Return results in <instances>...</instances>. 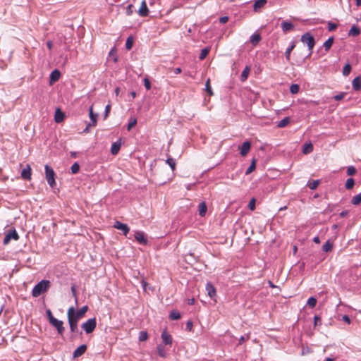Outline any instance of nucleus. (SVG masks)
<instances>
[{
  "label": "nucleus",
  "mask_w": 361,
  "mask_h": 361,
  "mask_svg": "<svg viewBox=\"0 0 361 361\" xmlns=\"http://www.w3.org/2000/svg\"><path fill=\"white\" fill-rule=\"evenodd\" d=\"M207 210L206 203L204 202H201L199 204V214L201 216H204Z\"/></svg>",
  "instance_id": "26"
},
{
  "label": "nucleus",
  "mask_w": 361,
  "mask_h": 361,
  "mask_svg": "<svg viewBox=\"0 0 361 361\" xmlns=\"http://www.w3.org/2000/svg\"><path fill=\"white\" fill-rule=\"evenodd\" d=\"M44 169H45V176H46V179L47 180V183L51 188H54L56 185L55 172L53 170V169L51 166H49L48 164L45 165Z\"/></svg>",
  "instance_id": "3"
},
{
  "label": "nucleus",
  "mask_w": 361,
  "mask_h": 361,
  "mask_svg": "<svg viewBox=\"0 0 361 361\" xmlns=\"http://www.w3.org/2000/svg\"><path fill=\"white\" fill-rule=\"evenodd\" d=\"M290 119L289 117H285L278 123L277 127L284 128L290 123Z\"/></svg>",
  "instance_id": "28"
},
{
  "label": "nucleus",
  "mask_w": 361,
  "mask_h": 361,
  "mask_svg": "<svg viewBox=\"0 0 361 361\" xmlns=\"http://www.w3.org/2000/svg\"><path fill=\"white\" fill-rule=\"evenodd\" d=\"M250 71V68L249 66H246L240 75V80L242 82L245 81L247 79V77L249 75Z\"/></svg>",
  "instance_id": "24"
},
{
  "label": "nucleus",
  "mask_w": 361,
  "mask_h": 361,
  "mask_svg": "<svg viewBox=\"0 0 361 361\" xmlns=\"http://www.w3.org/2000/svg\"><path fill=\"white\" fill-rule=\"evenodd\" d=\"M87 350V345L85 344H82L78 347L73 352V357H78L83 355Z\"/></svg>",
  "instance_id": "13"
},
{
  "label": "nucleus",
  "mask_w": 361,
  "mask_h": 361,
  "mask_svg": "<svg viewBox=\"0 0 361 361\" xmlns=\"http://www.w3.org/2000/svg\"><path fill=\"white\" fill-rule=\"evenodd\" d=\"M166 163L170 166L172 171H174L176 169V161L173 159L169 157L166 159Z\"/></svg>",
  "instance_id": "44"
},
{
  "label": "nucleus",
  "mask_w": 361,
  "mask_h": 361,
  "mask_svg": "<svg viewBox=\"0 0 361 361\" xmlns=\"http://www.w3.org/2000/svg\"><path fill=\"white\" fill-rule=\"evenodd\" d=\"M137 123V119L136 118H133V119H130L128 124V127H127V129L128 130H130L132 129V128H133Z\"/></svg>",
  "instance_id": "47"
},
{
  "label": "nucleus",
  "mask_w": 361,
  "mask_h": 361,
  "mask_svg": "<svg viewBox=\"0 0 361 361\" xmlns=\"http://www.w3.org/2000/svg\"><path fill=\"white\" fill-rule=\"evenodd\" d=\"M97 326V321L95 318L89 319L81 326L82 329L85 331L86 334H91L94 331Z\"/></svg>",
  "instance_id": "5"
},
{
  "label": "nucleus",
  "mask_w": 361,
  "mask_h": 361,
  "mask_svg": "<svg viewBox=\"0 0 361 361\" xmlns=\"http://www.w3.org/2000/svg\"><path fill=\"white\" fill-rule=\"evenodd\" d=\"M21 177L25 180H30L31 178V168L29 165L27 168L24 169L21 172Z\"/></svg>",
  "instance_id": "18"
},
{
  "label": "nucleus",
  "mask_w": 361,
  "mask_h": 361,
  "mask_svg": "<svg viewBox=\"0 0 361 361\" xmlns=\"http://www.w3.org/2000/svg\"><path fill=\"white\" fill-rule=\"evenodd\" d=\"M134 237L135 240L142 245H146L147 243V239L142 231H137L135 232Z\"/></svg>",
  "instance_id": "7"
},
{
  "label": "nucleus",
  "mask_w": 361,
  "mask_h": 361,
  "mask_svg": "<svg viewBox=\"0 0 361 361\" xmlns=\"http://www.w3.org/2000/svg\"><path fill=\"white\" fill-rule=\"evenodd\" d=\"M360 34V29L357 25H353L348 32L350 36H357Z\"/></svg>",
  "instance_id": "25"
},
{
  "label": "nucleus",
  "mask_w": 361,
  "mask_h": 361,
  "mask_svg": "<svg viewBox=\"0 0 361 361\" xmlns=\"http://www.w3.org/2000/svg\"><path fill=\"white\" fill-rule=\"evenodd\" d=\"M181 71H182V70H181L180 68H176L173 69V73L175 74H179V73H181Z\"/></svg>",
  "instance_id": "64"
},
{
  "label": "nucleus",
  "mask_w": 361,
  "mask_h": 361,
  "mask_svg": "<svg viewBox=\"0 0 361 361\" xmlns=\"http://www.w3.org/2000/svg\"><path fill=\"white\" fill-rule=\"evenodd\" d=\"M116 53V49L115 47H113V48L110 50V51H109V55L111 56L114 55Z\"/></svg>",
  "instance_id": "61"
},
{
  "label": "nucleus",
  "mask_w": 361,
  "mask_h": 361,
  "mask_svg": "<svg viewBox=\"0 0 361 361\" xmlns=\"http://www.w3.org/2000/svg\"><path fill=\"white\" fill-rule=\"evenodd\" d=\"M337 26H338L337 24L331 23V22H329L328 23V30L330 32L334 31V30L336 29Z\"/></svg>",
  "instance_id": "49"
},
{
  "label": "nucleus",
  "mask_w": 361,
  "mask_h": 361,
  "mask_svg": "<svg viewBox=\"0 0 361 361\" xmlns=\"http://www.w3.org/2000/svg\"><path fill=\"white\" fill-rule=\"evenodd\" d=\"M228 20V16H223V17H221L219 18V22L221 23V24H224L226 23H227Z\"/></svg>",
  "instance_id": "57"
},
{
  "label": "nucleus",
  "mask_w": 361,
  "mask_h": 361,
  "mask_svg": "<svg viewBox=\"0 0 361 361\" xmlns=\"http://www.w3.org/2000/svg\"><path fill=\"white\" fill-rule=\"evenodd\" d=\"M267 0H257L255 2L253 8L255 11H258L259 8L264 7L266 4Z\"/></svg>",
  "instance_id": "23"
},
{
  "label": "nucleus",
  "mask_w": 361,
  "mask_h": 361,
  "mask_svg": "<svg viewBox=\"0 0 361 361\" xmlns=\"http://www.w3.org/2000/svg\"><path fill=\"white\" fill-rule=\"evenodd\" d=\"M261 40V36L259 33H254L251 35L250 41L254 45H257Z\"/></svg>",
  "instance_id": "21"
},
{
  "label": "nucleus",
  "mask_w": 361,
  "mask_h": 361,
  "mask_svg": "<svg viewBox=\"0 0 361 361\" xmlns=\"http://www.w3.org/2000/svg\"><path fill=\"white\" fill-rule=\"evenodd\" d=\"M133 45V38L132 36H129L126 42V48L127 50H130Z\"/></svg>",
  "instance_id": "39"
},
{
  "label": "nucleus",
  "mask_w": 361,
  "mask_h": 361,
  "mask_svg": "<svg viewBox=\"0 0 361 361\" xmlns=\"http://www.w3.org/2000/svg\"><path fill=\"white\" fill-rule=\"evenodd\" d=\"M356 173V169L354 166H350L347 169V174L348 176H353Z\"/></svg>",
  "instance_id": "48"
},
{
  "label": "nucleus",
  "mask_w": 361,
  "mask_h": 361,
  "mask_svg": "<svg viewBox=\"0 0 361 361\" xmlns=\"http://www.w3.org/2000/svg\"><path fill=\"white\" fill-rule=\"evenodd\" d=\"M65 117L64 113L60 109H57L55 111L54 120L56 123H61L63 121Z\"/></svg>",
  "instance_id": "16"
},
{
  "label": "nucleus",
  "mask_w": 361,
  "mask_h": 361,
  "mask_svg": "<svg viewBox=\"0 0 361 361\" xmlns=\"http://www.w3.org/2000/svg\"><path fill=\"white\" fill-rule=\"evenodd\" d=\"M50 324L56 329L59 335L62 336L63 334L65 328L63 327V323L62 321L54 319H52V322H51Z\"/></svg>",
  "instance_id": "6"
},
{
  "label": "nucleus",
  "mask_w": 361,
  "mask_h": 361,
  "mask_svg": "<svg viewBox=\"0 0 361 361\" xmlns=\"http://www.w3.org/2000/svg\"><path fill=\"white\" fill-rule=\"evenodd\" d=\"M205 90L209 93V95L213 94V92L210 85V80L207 79L205 83Z\"/></svg>",
  "instance_id": "45"
},
{
  "label": "nucleus",
  "mask_w": 361,
  "mask_h": 361,
  "mask_svg": "<svg viewBox=\"0 0 361 361\" xmlns=\"http://www.w3.org/2000/svg\"><path fill=\"white\" fill-rule=\"evenodd\" d=\"M206 290L207 292V295L211 298H213L214 296H216V288L212 285L211 282H207L206 284Z\"/></svg>",
  "instance_id": "15"
},
{
  "label": "nucleus",
  "mask_w": 361,
  "mask_h": 361,
  "mask_svg": "<svg viewBox=\"0 0 361 361\" xmlns=\"http://www.w3.org/2000/svg\"><path fill=\"white\" fill-rule=\"evenodd\" d=\"M47 46L48 49H49V50H51V49H52V46H53L52 41H50V40H49V41H48V42H47Z\"/></svg>",
  "instance_id": "63"
},
{
  "label": "nucleus",
  "mask_w": 361,
  "mask_h": 361,
  "mask_svg": "<svg viewBox=\"0 0 361 361\" xmlns=\"http://www.w3.org/2000/svg\"><path fill=\"white\" fill-rule=\"evenodd\" d=\"M11 240V238L8 237V235H7V234H6V235H5V237H4V241H3V243H4V245H7V244H8V243H10Z\"/></svg>",
  "instance_id": "60"
},
{
  "label": "nucleus",
  "mask_w": 361,
  "mask_h": 361,
  "mask_svg": "<svg viewBox=\"0 0 361 361\" xmlns=\"http://www.w3.org/2000/svg\"><path fill=\"white\" fill-rule=\"evenodd\" d=\"M71 173L73 174H76L77 173H78L79 170H80V165L77 162H75L71 167Z\"/></svg>",
  "instance_id": "41"
},
{
  "label": "nucleus",
  "mask_w": 361,
  "mask_h": 361,
  "mask_svg": "<svg viewBox=\"0 0 361 361\" xmlns=\"http://www.w3.org/2000/svg\"><path fill=\"white\" fill-rule=\"evenodd\" d=\"M281 26L282 30L284 32H288L290 30H293L294 27L293 23H291L290 22H288V21H283L281 24Z\"/></svg>",
  "instance_id": "19"
},
{
  "label": "nucleus",
  "mask_w": 361,
  "mask_h": 361,
  "mask_svg": "<svg viewBox=\"0 0 361 361\" xmlns=\"http://www.w3.org/2000/svg\"><path fill=\"white\" fill-rule=\"evenodd\" d=\"M256 168V160L253 159L250 165V166L245 171V174L248 175L251 173Z\"/></svg>",
  "instance_id": "37"
},
{
  "label": "nucleus",
  "mask_w": 361,
  "mask_h": 361,
  "mask_svg": "<svg viewBox=\"0 0 361 361\" xmlns=\"http://www.w3.org/2000/svg\"><path fill=\"white\" fill-rule=\"evenodd\" d=\"M300 87L297 84H292L290 87V92L292 94H297L299 92Z\"/></svg>",
  "instance_id": "43"
},
{
  "label": "nucleus",
  "mask_w": 361,
  "mask_h": 361,
  "mask_svg": "<svg viewBox=\"0 0 361 361\" xmlns=\"http://www.w3.org/2000/svg\"><path fill=\"white\" fill-rule=\"evenodd\" d=\"M144 85L145 87V88L147 90H149L151 89V83H150V81L149 80L148 78H145L144 79Z\"/></svg>",
  "instance_id": "52"
},
{
  "label": "nucleus",
  "mask_w": 361,
  "mask_h": 361,
  "mask_svg": "<svg viewBox=\"0 0 361 361\" xmlns=\"http://www.w3.org/2000/svg\"><path fill=\"white\" fill-rule=\"evenodd\" d=\"M321 322V318H320V317H319V316H318V315H315V316L314 317V326L318 325V322Z\"/></svg>",
  "instance_id": "58"
},
{
  "label": "nucleus",
  "mask_w": 361,
  "mask_h": 361,
  "mask_svg": "<svg viewBox=\"0 0 361 361\" xmlns=\"http://www.w3.org/2000/svg\"><path fill=\"white\" fill-rule=\"evenodd\" d=\"M7 235H8V237L11 239H13L15 240H18L19 239V235L16 232V229H12L9 231L8 233H7Z\"/></svg>",
  "instance_id": "30"
},
{
  "label": "nucleus",
  "mask_w": 361,
  "mask_h": 361,
  "mask_svg": "<svg viewBox=\"0 0 361 361\" xmlns=\"http://www.w3.org/2000/svg\"><path fill=\"white\" fill-rule=\"evenodd\" d=\"M180 318V314L176 310H173L170 313L169 319L171 320H177Z\"/></svg>",
  "instance_id": "34"
},
{
  "label": "nucleus",
  "mask_w": 361,
  "mask_h": 361,
  "mask_svg": "<svg viewBox=\"0 0 361 361\" xmlns=\"http://www.w3.org/2000/svg\"><path fill=\"white\" fill-rule=\"evenodd\" d=\"M332 248L333 244L329 240H327L322 246V250L326 252H330Z\"/></svg>",
  "instance_id": "31"
},
{
  "label": "nucleus",
  "mask_w": 361,
  "mask_h": 361,
  "mask_svg": "<svg viewBox=\"0 0 361 361\" xmlns=\"http://www.w3.org/2000/svg\"><path fill=\"white\" fill-rule=\"evenodd\" d=\"M71 292H72V295L73 296L77 299V292H76V288H75V285H73L71 286Z\"/></svg>",
  "instance_id": "56"
},
{
  "label": "nucleus",
  "mask_w": 361,
  "mask_h": 361,
  "mask_svg": "<svg viewBox=\"0 0 361 361\" xmlns=\"http://www.w3.org/2000/svg\"><path fill=\"white\" fill-rule=\"evenodd\" d=\"M251 147V143L249 141H245L243 143V145L240 147V154L243 157H245L247 154Z\"/></svg>",
  "instance_id": "12"
},
{
  "label": "nucleus",
  "mask_w": 361,
  "mask_h": 361,
  "mask_svg": "<svg viewBox=\"0 0 361 361\" xmlns=\"http://www.w3.org/2000/svg\"><path fill=\"white\" fill-rule=\"evenodd\" d=\"M148 338V334L147 331H140L139 334V341H145Z\"/></svg>",
  "instance_id": "42"
},
{
  "label": "nucleus",
  "mask_w": 361,
  "mask_h": 361,
  "mask_svg": "<svg viewBox=\"0 0 361 361\" xmlns=\"http://www.w3.org/2000/svg\"><path fill=\"white\" fill-rule=\"evenodd\" d=\"M353 205H359L361 203V193L354 196L351 200Z\"/></svg>",
  "instance_id": "38"
},
{
  "label": "nucleus",
  "mask_w": 361,
  "mask_h": 361,
  "mask_svg": "<svg viewBox=\"0 0 361 361\" xmlns=\"http://www.w3.org/2000/svg\"><path fill=\"white\" fill-rule=\"evenodd\" d=\"M110 111H111V105L107 104L105 107V111H104V119H106L108 117Z\"/></svg>",
  "instance_id": "53"
},
{
  "label": "nucleus",
  "mask_w": 361,
  "mask_h": 361,
  "mask_svg": "<svg viewBox=\"0 0 361 361\" xmlns=\"http://www.w3.org/2000/svg\"><path fill=\"white\" fill-rule=\"evenodd\" d=\"M319 184V180H315L312 182L309 181L307 184V187L311 190H315Z\"/></svg>",
  "instance_id": "36"
},
{
  "label": "nucleus",
  "mask_w": 361,
  "mask_h": 361,
  "mask_svg": "<svg viewBox=\"0 0 361 361\" xmlns=\"http://www.w3.org/2000/svg\"><path fill=\"white\" fill-rule=\"evenodd\" d=\"M248 207L250 210L253 211L255 209V199L252 198L248 204Z\"/></svg>",
  "instance_id": "50"
},
{
  "label": "nucleus",
  "mask_w": 361,
  "mask_h": 361,
  "mask_svg": "<svg viewBox=\"0 0 361 361\" xmlns=\"http://www.w3.org/2000/svg\"><path fill=\"white\" fill-rule=\"evenodd\" d=\"M114 227L118 230L122 231L125 235H127V234L128 233V232L130 231V228L127 224H123L118 221H116L114 223Z\"/></svg>",
  "instance_id": "8"
},
{
  "label": "nucleus",
  "mask_w": 361,
  "mask_h": 361,
  "mask_svg": "<svg viewBox=\"0 0 361 361\" xmlns=\"http://www.w3.org/2000/svg\"><path fill=\"white\" fill-rule=\"evenodd\" d=\"M334 42V37H329L324 43V47L326 51H328L331 47Z\"/></svg>",
  "instance_id": "35"
},
{
  "label": "nucleus",
  "mask_w": 361,
  "mask_h": 361,
  "mask_svg": "<svg viewBox=\"0 0 361 361\" xmlns=\"http://www.w3.org/2000/svg\"><path fill=\"white\" fill-rule=\"evenodd\" d=\"M345 92H341V93H340V94H338L335 95V96L334 97V99H335L336 101H340V100H341V99H343V97H344V96H345Z\"/></svg>",
  "instance_id": "54"
},
{
  "label": "nucleus",
  "mask_w": 361,
  "mask_h": 361,
  "mask_svg": "<svg viewBox=\"0 0 361 361\" xmlns=\"http://www.w3.org/2000/svg\"><path fill=\"white\" fill-rule=\"evenodd\" d=\"M46 314H47V317H48V319H49V323H50L51 322H52V319H56V318L53 316L52 312H51V311L49 309L47 310V311H46Z\"/></svg>",
  "instance_id": "51"
},
{
  "label": "nucleus",
  "mask_w": 361,
  "mask_h": 361,
  "mask_svg": "<svg viewBox=\"0 0 361 361\" xmlns=\"http://www.w3.org/2000/svg\"><path fill=\"white\" fill-rule=\"evenodd\" d=\"M295 44L294 42H292L290 46L286 49L285 52V56L287 61H289L290 59V53L293 51V49L295 48Z\"/></svg>",
  "instance_id": "22"
},
{
  "label": "nucleus",
  "mask_w": 361,
  "mask_h": 361,
  "mask_svg": "<svg viewBox=\"0 0 361 361\" xmlns=\"http://www.w3.org/2000/svg\"><path fill=\"white\" fill-rule=\"evenodd\" d=\"M89 116H90V120H91V123L88 124L87 128L85 129V131H87V128L89 126H95L97 125V119L98 115H97V114L93 113L92 106H91L90 108Z\"/></svg>",
  "instance_id": "9"
},
{
  "label": "nucleus",
  "mask_w": 361,
  "mask_h": 361,
  "mask_svg": "<svg viewBox=\"0 0 361 361\" xmlns=\"http://www.w3.org/2000/svg\"><path fill=\"white\" fill-rule=\"evenodd\" d=\"M355 185V180L352 178H349L347 179L345 187L347 190H351Z\"/></svg>",
  "instance_id": "33"
},
{
  "label": "nucleus",
  "mask_w": 361,
  "mask_h": 361,
  "mask_svg": "<svg viewBox=\"0 0 361 361\" xmlns=\"http://www.w3.org/2000/svg\"><path fill=\"white\" fill-rule=\"evenodd\" d=\"M88 307L87 305L82 307L77 312L73 307H70L67 312L68 320L70 326V330L72 333H78V322L80 321L85 314L87 312Z\"/></svg>",
  "instance_id": "1"
},
{
  "label": "nucleus",
  "mask_w": 361,
  "mask_h": 361,
  "mask_svg": "<svg viewBox=\"0 0 361 361\" xmlns=\"http://www.w3.org/2000/svg\"><path fill=\"white\" fill-rule=\"evenodd\" d=\"M301 42L304 44H306L308 47V49L310 50V55L312 52L313 47L315 44V40L314 37L309 32H306L303 34L301 37Z\"/></svg>",
  "instance_id": "4"
},
{
  "label": "nucleus",
  "mask_w": 361,
  "mask_h": 361,
  "mask_svg": "<svg viewBox=\"0 0 361 361\" xmlns=\"http://www.w3.org/2000/svg\"><path fill=\"white\" fill-rule=\"evenodd\" d=\"M351 71V66L349 63L345 65L343 69V75L344 76H348Z\"/></svg>",
  "instance_id": "40"
},
{
  "label": "nucleus",
  "mask_w": 361,
  "mask_h": 361,
  "mask_svg": "<svg viewBox=\"0 0 361 361\" xmlns=\"http://www.w3.org/2000/svg\"><path fill=\"white\" fill-rule=\"evenodd\" d=\"M192 326H193V324H192V321H188L186 323V330L188 331H191L192 329Z\"/></svg>",
  "instance_id": "55"
},
{
  "label": "nucleus",
  "mask_w": 361,
  "mask_h": 361,
  "mask_svg": "<svg viewBox=\"0 0 361 361\" xmlns=\"http://www.w3.org/2000/svg\"><path fill=\"white\" fill-rule=\"evenodd\" d=\"M121 145H122L121 139H119L116 142H114L111 145V154L116 155L120 151Z\"/></svg>",
  "instance_id": "10"
},
{
  "label": "nucleus",
  "mask_w": 361,
  "mask_h": 361,
  "mask_svg": "<svg viewBox=\"0 0 361 361\" xmlns=\"http://www.w3.org/2000/svg\"><path fill=\"white\" fill-rule=\"evenodd\" d=\"M132 6H133L130 5V4L128 6V7H127V14L128 15H131V13H132V10H131Z\"/></svg>",
  "instance_id": "62"
},
{
  "label": "nucleus",
  "mask_w": 361,
  "mask_h": 361,
  "mask_svg": "<svg viewBox=\"0 0 361 361\" xmlns=\"http://www.w3.org/2000/svg\"><path fill=\"white\" fill-rule=\"evenodd\" d=\"M317 304V299L314 297H310L307 300V305L310 307H314Z\"/></svg>",
  "instance_id": "46"
},
{
  "label": "nucleus",
  "mask_w": 361,
  "mask_h": 361,
  "mask_svg": "<svg viewBox=\"0 0 361 361\" xmlns=\"http://www.w3.org/2000/svg\"><path fill=\"white\" fill-rule=\"evenodd\" d=\"M158 355L161 357H166L167 356V353L165 351L164 347L162 345H159L157 347Z\"/></svg>",
  "instance_id": "27"
},
{
  "label": "nucleus",
  "mask_w": 361,
  "mask_h": 361,
  "mask_svg": "<svg viewBox=\"0 0 361 361\" xmlns=\"http://www.w3.org/2000/svg\"><path fill=\"white\" fill-rule=\"evenodd\" d=\"M209 51H210V47H209L202 49L201 50V53L199 56L200 60L204 59L207 57V56L208 55Z\"/></svg>",
  "instance_id": "29"
},
{
  "label": "nucleus",
  "mask_w": 361,
  "mask_h": 361,
  "mask_svg": "<svg viewBox=\"0 0 361 361\" xmlns=\"http://www.w3.org/2000/svg\"><path fill=\"white\" fill-rule=\"evenodd\" d=\"M138 14L142 17L147 16L149 14V9L147 6L145 0H143L141 3V6L138 11Z\"/></svg>",
  "instance_id": "11"
},
{
  "label": "nucleus",
  "mask_w": 361,
  "mask_h": 361,
  "mask_svg": "<svg viewBox=\"0 0 361 361\" xmlns=\"http://www.w3.org/2000/svg\"><path fill=\"white\" fill-rule=\"evenodd\" d=\"M342 319L343 322H345L347 324H350V319L348 315H343L342 317Z\"/></svg>",
  "instance_id": "59"
},
{
  "label": "nucleus",
  "mask_w": 361,
  "mask_h": 361,
  "mask_svg": "<svg viewBox=\"0 0 361 361\" xmlns=\"http://www.w3.org/2000/svg\"><path fill=\"white\" fill-rule=\"evenodd\" d=\"M60 75L61 73L59 70H54L50 74V82L53 83L56 82L59 79Z\"/></svg>",
  "instance_id": "20"
},
{
  "label": "nucleus",
  "mask_w": 361,
  "mask_h": 361,
  "mask_svg": "<svg viewBox=\"0 0 361 361\" xmlns=\"http://www.w3.org/2000/svg\"><path fill=\"white\" fill-rule=\"evenodd\" d=\"M161 338L163 341V343L165 345H171L173 342V338L170 334H169L166 330H164L161 334Z\"/></svg>",
  "instance_id": "14"
},
{
  "label": "nucleus",
  "mask_w": 361,
  "mask_h": 361,
  "mask_svg": "<svg viewBox=\"0 0 361 361\" xmlns=\"http://www.w3.org/2000/svg\"><path fill=\"white\" fill-rule=\"evenodd\" d=\"M49 287L50 281L49 280H42L34 286L32 290V295L33 297L37 298L46 293Z\"/></svg>",
  "instance_id": "2"
},
{
  "label": "nucleus",
  "mask_w": 361,
  "mask_h": 361,
  "mask_svg": "<svg viewBox=\"0 0 361 361\" xmlns=\"http://www.w3.org/2000/svg\"><path fill=\"white\" fill-rule=\"evenodd\" d=\"M352 86L354 90L359 91L361 89V76L355 77L352 82Z\"/></svg>",
  "instance_id": "17"
},
{
  "label": "nucleus",
  "mask_w": 361,
  "mask_h": 361,
  "mask_svg": "<svg viewBox=\"0 0 361 361\" xmlns=\"http://www.w3.org/2000/svg\"><path fill=\"white\" fill-rule=\"evenodd\" d=\"M313 150V146L312 145V143H307V144H305L304 146H303V149H302V152L304 154H309L310 152H312Z\"/></svg>",
  "instance_id": "32"
}]
</instances>
